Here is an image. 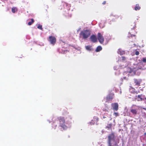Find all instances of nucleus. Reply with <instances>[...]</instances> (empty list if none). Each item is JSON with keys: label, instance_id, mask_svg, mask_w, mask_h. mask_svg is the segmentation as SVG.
<instances>
[{"label": "nucleus", "instance_id": "7ed1b4c3", "mask_svg": "<svg viewBox=\"0 0 146 146\" xmlns=\"http://www.w3.org/2000/svg\"><path fill=\"white\" fill-rule=\"evenodd\" d=\"M91 35V31L89 30L86 29L81 31L80 33V37L84 39L87 38Z\"/></svg>", "mask_w": 146, "mask_h": 146}, {"label": "nucleus", "instance_id": "c756f323", "mask_svg": "<svg viewBox=\"0 0 146 146\" xmlns=\"http://www.w3.org/2000/svg\"><path fill=\"white\" fill-rule=\"evenodd\" d=\"M135 36V35H131V37H132L133 36Z\"/></svg>", "mask_w": 146, "mask_h": 146}, {"label": "nucleus", "instance_id": "393cba45", "mask_svg": "<svg viewBox=\"0 0 146 146\" xmlns=\"http://www.w3.org/2000/svg\"><path fill=\"white\" fill-rule=\"evenodd\" d=\"M114 115L115 116V117H117V116H119V113L117 112H115L114 113Z\"/></svg>", "mask_w": 146, "mask_h": 146}, {"label": "nucleus", "instance_id": "c85d7f7f", "mask_svg": "<svg viewBox=\"0 0 146 146\" xmlns=\"http://www.w3.org/2000/svg\"><path fill=\"white\" fill-rule=\"evenodd\" d=\"M106 1H104L102 3V4L103 5H105L106 4Z\"/></svg>", "mask_w": 146, "mask_h": 146}, {"label": "nucleus", "instance_id": "f8f14e48", "mask_svg": "<svg viewBox=\"0 0 146 146\" xmlns=\"http://www.w3.org/2000/svg\"><path fill=\"white\" fill-rule=\"evenodd\" d=\"M131 89H132V90L131 91V92L134 94H137L138 93H140V91L138 90L137 91H135V89L132 86L131 87Z\"/></svg>", "mask_w": 146, "mask_h": 146}, {"label": "nucleus", "instance_id": "72a5a7b5", "mask_svg": "<svg viewBox=\"0 0 146 146\" xmlns=\"http://www.w3.org/2000/svg\"><path fill=\"white\" fill-rule=\"evenodd\" d=\"M57 127V125H55V127Z\"/></svg>", "mask_w": 146, "mask_h": 146}, {"label": "nucleus", "instance_id": "cd10ccee", "mask_svg": "<svg viewBox=\"0 0 146 146\" xmlns=\"http://www.w3.org/2000/svg\"><path fill=\"white\" fill-rule=\"evenodd\" d=\"M122 60H125L126 59L125 58L124 56L122 57Z\"/></svg>", "mask_w": 146, "mask_h": 146}, {"label": "nucleus", "instance_id": "0eeeda50", "mask_svg": "<svg viewBox=\"0 0 146 146\" xmlns=\"http://www.w3.org/2000/svg\"><path fill=\"white\" fill-rule=\"evenodd\" d=\"M98 39L100 43L102 44L104 42V38L100 33H99L98 34Z\"/></svg>", "mask_w": 146, "mask_h": 146}, {"label": "nucleus", "instance_id": "a211bd4d", "mask_svg": "<svg viewBox=\"0 0 146 146\" xmlns=\"http://www.w3.org/2000/svg\"><path fill=\"white\" fill-rule=\"evenodd\" d=\"M112 126V123H110L106 127V128L108 129H110L111 128Z\"/></svg>", "mask_w": 146, "mask_h": 146}, {"label": "nucleus", "instance_id": "f704fd0d", "mask_svg": "<svg viewBox=\"0 0 146 146\" xmlns=\"http://www.w3.org/2000/svg\"><path fill=\"white\" fill-rule=\"evenodd\" d=\"M145 100H146V101H145V103L146 104V98H145Z\"/></svg>", "mask_w": 146, "mask_h": 146}, {"label": "nucleus", "instance_id": "473e14b6", "mask_svg": "<svg viewBox=\"0 0 146 146\" xmlns=\"http://www.w3.org/2000/svg\"><path fill=\"white\" fill-rule=\"evenodd\" d=\"M97 120H98V118H97Z\"/></svg>", "mask_w": 146, "mask_h": 146}, {"label": "nucleus", "instance_id": "dca6fc26", "mask_svg": "<svg viewBox=\"0 0 146 146\" xmlns=\"http://www.w3.org/2000/svg\"><path fill=\"white\" fill-rule=\"evenodd\" d=\"M12 12L13 13H15V12L17 11V9L16 7H13L11 9Z\"/></svg>", "mask_w": 146, "mask_h": 146}, {"label": "nucleus", "instance_id": "ddd939ff", "mask_svg": "<svg viewBox=\"0 0 146 146\" xmlns=\"http://www.w3.org/2000/svg\"><path fill=\"white\" fill-rule=\"evenodd\" d=\"M142 94L138 95L137 96H136V99H137L138 101H141L142 100L143 98H142Z\"/></svg>", "mask_w": 146, "mask_h": 146}, {"label": "nucleus", "instance_id": "9b49d317", "mask_svg": "<svg viewBox=\"0 0 146 146\" xmlns=\"http://www.w3.org/2000/svg\"><path fill=\"white\" fill-rule=\"evenodd\" d=\"M139 68L140 69H144L143 68L144 67V66L145 65V64L143 63V62H140V63H139Z\"/></svg>", "mask_w": 146, "mask_h": 146}, {"label": "nucleus", "instance_id": "7c9ffc66", "mask_svg": "<svg viewBox=\"0 0 146 146\" xmlns=\"http://www.w3.org/2000/svg\"><path fill=\"white\" fill-rule=\"evenodd\" d=\"M118 18H120V19H121L122 17L121 16H119L118 17Z\"/></svg>", "mask_w": 146, "mask_h": 146}, {"label": "nucleus", "instance_id": "a878e982", "mask_svg": "<svg viewBox=\"0 0 146 146\" xmlns=\"http://www.w3.org/2000/svg\"><path fill=\"white\" fill-rule=\"evenodd\" d=\"M139 54V52L138 51H136L135 52V54L136 55H138Z\"/></svg>", "mask_w": 146, "mask_h": 146}, {"label": "nucleus", "instance_id": "423d86ee", "mask_svg": "<svg viewBox=\"0 0 146 146\" xmlns=\"http://www.w3.org/2000/svg\"><path fill=\"white\" fill-rule=\"evenodd\" d=\"M133 80L134 83L135 84V86H137V87H136V88H137L140 85V84L142 81L141 79H137L136 78L134 79Z\"/></svg>", "mask_w": 146, "mask_h": 146}, {"label": "nucleus", "instance_id": "412c9836", "mask_svg": "<svg viewBox=\"0 0 146 146\" xmlns=\"http://www.w3.org/2000/svg\"><path fill=\"white\" fill-rule=\"evenodd\" d=\"M86 50L90 51L91 50V46H86Z\"/></svg>", "mask_w": 146, "mask_h": 146}, {"label": "nucleus", "instance_id": "4be33fe9", "mask_svg": "<svg viewBox=\"0 0 146 146\" xmlns=\"http://www.w3.org/2000/svg\"><path fill=\"white\" fill-rule=\"evenodd\" d=\"M124 53V51L121 52V51H119L118 52V54H120L121 55H122Z\"/></svg>", "mask_w": 146, "mask_h": 146}, {"label": "nucleus", "instance_id": "9d476101", "mask_svg": "<svg viewBox=\"0 0 146 146\" xmlns=\"http://www.w3.org/2000/svg\"><path fill=\"white\" fill-rule=\"evenodd\" d=\"M113 110L117 111L118 109V105L117 103H112L111 104Z\"/></svg>", "mask_w": 146, "mask_h": 146}, {"label": "nucleus", "instance_id": "2eb2a0df", "mask_svg": "<svg viewBox=\"0 0 146 146\" xmlns=\"http://www.w3.org/2000/svg\"><path fill=\"white\" fill-rule=\"evenodd\" d=\"M140 9L141 7L139 6V4H136L134 7V9L135 11H137L138 10H139Z\"/></svg>", "mask_w": 146, "mask_h": 146}, {"label": "nucleus", "instance_id": "f3484780", "mask_svg": "<svg viewBox=\"0 0 146 146\" xmlns=\"http://www.w3.org/2000/svg\"><path fill=\"white\" fill-rule=\"evenodd\" d=\"M102 49V47L100 46H98L96 49V51L97 52H99Z\"/></svg>", "mask_w": 146, "mask_h": 146}, {"label": "nucleus", "instance_id": "1a4fd4ad", "mask_svg": "<svg viewBox=\"0 0 146 146\" xmlns=\"http://www.w3.org/2000/svg\"><path fill=\"white\" fill-rule=\"evenodd\" d=\"M91 41L96 42L97 41V38L96 35H93L91 36L90 38Z\"/></svg>", "mask_w": 146, "mask_h": 146}, {"label": "nucleus", "instance_id": "b1692460", "mask_svg": "<svg viewBox=\"0 0 146 146\" xmlns=\"http://www.w3.org/2000/svg\"><path fill=\"white\" fill-rule=\"evenodd\" d=\"M38 28L39 29L41 30H42V25H39L38 27Z\"/></svg>", "mask_w": 146, "mask_h": 146}, {"label": "nucleus", "instance_id": "20e7f679", "mask_svg": "<svg viewBox=\"0 0 146 146\" xmlns=\"http://www.w3.org/2000/svg\"><path fill=\"white\" fill-rule=\"evenodd\" d=\"M139 108V106L135 105H133L130 109V111L133 115L135 116L137 113V111Z\"/></svg>", "mask_w": 146, "mask_h": 146}, {"label": "nucleus", "instance_id": "f257e3e1", "mask_svg": "<svg viewBox=\"0 0 146 146\" xmlns=\"http://www.w3.org/2000/svg\"><path fill=\"white\" fill-rule=\"evenodd\" d=\"M119 139L117 141L115 140V135L114 133L112 132L108 136V146H119L118 143H119Z\"/></svg>", "mask_w": 146, "mask_h": 146}, {"label": "nucleus", "instance_id": "2f4dec72", "mask_svg": "<svg viewBox=\"0 0 146 146\" xmlns=\"http://www.w3.org/2000/svg\"><path fill=\"white\" fill-rule=\"evenodd\" d=\"M144 135H146V133H144Z\"/></svg>", "mask_w": 146, "mask_h": 146}, {"label": "nucleus", "instance_id": "5701e85b", "mask_svg": "<svg viewBox=\"0 0 146 146\" xmlns=\"http://www.w3.org/2000/svg\"><path fill=\"white\" fill-rule=\"evenodd\" d=\"M108 113H105L104 114V116L103 117V118L104 119H105L108 116Z\"/></svg>", "mask_w": 146, "mask_h": 146}, {"label": "nucleus", "instance_id": "6ab92c4d", "mask_svg": "<svg viewBox=\"0 0 146 146\" xmlns=\"http://www.w3.org/2000/svg\"><path fill=\"white\" fill-rule=\"evenodd\" d=\"M31 20V21L29 22L28 23V25H31L34 22V21L33 19H32Z\"/></svg>", "mask_w": 146, "mask_h": 146}, {"label": "nucleus", "instance_id": "4468645a", "mask_svg": "<svg viewBox=\"0 0 146 146\" xmlns=\"http://www.w3.org/2000/svg\"><path fill=\"white\" fill-rule=\"evenodd\" d=\"M69 51L68 50H65L63 47L62 48L60 51L61 53L63 54H66L67 52H69Z\"/></svg>", "mask_w": 146, "mask_h": 146}, {"label": "nucleus", "instance_id": "bb28decb", "mask_svg": "<svg viewBox=\"0 0 146 146\" xmlns=\"http://www.w3.org/2000/svg\"><path fill=\"white\" fill-rule=\"evenodd\" d=\"M103 110L104 111H108V108H103Z\"/></svg>", "mask_w": 146, "mask_h": 146}, {"label": "nucleus", "instance_id": "f03ea898", "mask_svg": "<svg viewBox=\"0 0 146 146\" xmlns=\"http://www.w3.org/2000/svg\"><path fill=\"white\" fill-rule=\"evenodd\" d=\"M56 122L58 124V126L63 129H66L67 127L65 125V119L64 117L60 116L58 117L56 119Z\"/></svg>", "mask_w": 146, "mask_h": 146}, {"label": "nucleus", "instance_id": "6e6552de", "mask_svg": "<svg viewBox=\"0 0 146 146\" xmlns=\"http://www.w3.org/2000/svg\"><path fill=\"white\" fill-rule=\"evenodd\" d=\"M114 94H109L106 97V102H108L109 101L111 100L114 97Z\"/></svg>", "mask_w": 146, "mask_h": 146}, {"label": "nucleus", "instance_id": "aec40b11", "mask_svg": "<svg viewBox=\"0 0 146 146\" xmlns=\"http://www.w3.org/2000/svg\"><path fill=\"white\" fill-rule=\"evenodd\" d=\"M141 62L146 64V58H143L141 60Z\"/></svg>", "mask_w": 146, "mask_h": 146}, {"label": "nucleus", "instance_id": "39448f33", "mask_svg": "<svg viewBox=\"0 0 146 146\" xmlns=\"http://www.w3.org/2000/svg\"><path fill=\"white\" fill-rule=\"evenodd\" d=\"M48 40L50 42V43L53 45H54L56 42V38L53 36H50L47 38Z\"/></svg>", "mask_w": 146, "mask_h": 146}]
</instances>
